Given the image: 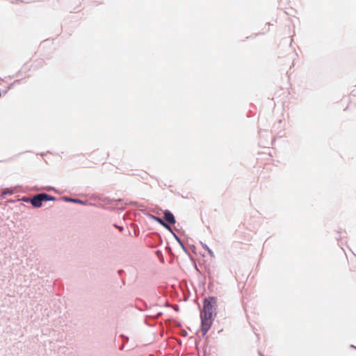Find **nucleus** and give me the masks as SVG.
<instances>
[{"label": "nucleus", "instance_id": "nucleus-1", "mask_svg": "<svg viewBox=\"0 0 356 356\" xmlns=\"http://www.w3.org/2000/svg\"><path fill=\"white\" fill-rule=\"evenodd\" d=\"M217 305V299L215 297H210L206 298L203 302V308L202 313H211L215 314L216 307Z\"/></svg>", "mask_w": 356, "mask_h": 356}, {"label": "nucleus", "instance_id": "nucleus-2", "mask_svg": "<svg viewBox=\"0 0 356 356\" xmlns=\"http://www.w3.org/2000/svg\"><path fill=\"white\" fill-rule=\"evenodd\" d=\"M53 200H54V197H53L47 194H45V193H40V194L35 195L30 200H26V202L30 201L33 207H40L42 206V202Z\"/></svg>", "mask_w": 356, "mask_h": 356}, {"label": "nucleus", "instance_id": "nucleus-3", "mask_svg": "<svg viewBox=\"0 0 356 356\" xmlns=\"http://www.w3.org/2000/svg\"><path fill=\"white\" fill-rule=\"evenodd\" d=\"M213 324V320L205 318H201V330L202 332V334L205 335L208 330L211 328Z\"/></svg>", "mask_w": 356, "mask_h": 356}, {"label": "nucleus", "instance_id": "nucleus-4", "mask_svg": "<svg viewBox=\"0 0 356 356\" xmlns=\"http://www.w3.org/2000/svg\"><path fill=\"white\" fill-rule=\"evenodd\" d=\"M164 219L168 223L172 224V225L175 224L176 222L173 214L168 210L164 211Z\"/></svg>", "mask_w": 356, "mask_h": 356}, {"label": "nucleus", "instance_id": "nucleus-5", "mask_svg": "<svg viewBox=\"0 0 356 356\" xmlns=\"http://www.w3.org/2000/svg\"><path fill=\"white\" fill-rule=\"evenodd\" d=\"M200 317H201V318H207L208 319L213 320V314H211V313H202L201 312Z\"/></svg>", "mask_w": 356, "mask_h": 356}, {"label": "nucleus", "instance_id": "nucleus-6", "mask_svg": "<svg viewBox=\"0 0 356 356\" xmlns=\"http://www.w3.org/2000/svg\"><path fill=\"white\" fill-rule=\"evenodd\" d=\"M156 220L159 222L161 225H162L164 227L170 229V227L168 225H167L162 219L159 218H155Z\"/></svg>", "mask_w": 356, "mask_h": 356}, {"label": "nucleus", "instance_id": "nucleus-7", "mask_svg": "<svg viewBox=\"0 0 356 356\" xmlns=\"http://www.w3.org/2000/svg\"><path fill=\"white\" fill-rule=\"evenodd\" d=\"M204 248L208 252V253L209 254L210 256L211 257H213L214 256V254L213 252H212V250H211L208 246L205 245L204 246Z\"/></svg>", "mask_w": 356, "mask_h": 356}]
</instances>
